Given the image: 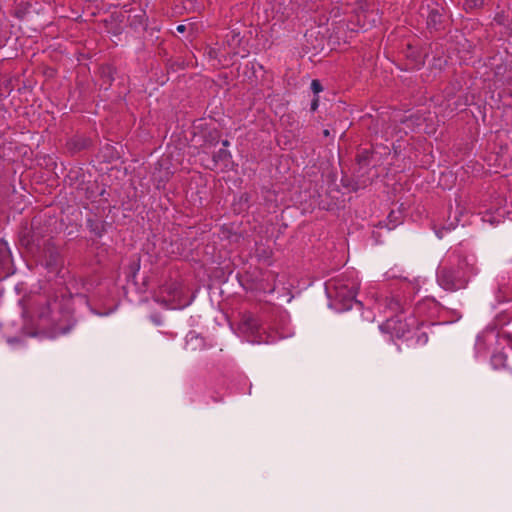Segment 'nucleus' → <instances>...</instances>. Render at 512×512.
<instances>
[{"label":"nucleus","mask_w":512,"mask_h":512,"mask_svg":"<svg viewBox=\"0 0 512 512\" xmlns=\"http://www.w3.org/2000/svg\"><path fill=\"white\" fill-rule=\"evenodd\" d=\"M373 309L387 317L379 329L391 338L404 339L412 345H425L428 336L419 329L418 320L398 296L377 298Z\"/></svg>","instance_id":"nucleus-1"},{"label":"nucleus","mask_w":512,"mask_h":512,"mask_svg":"<svg viewBox=\"0 0 512 512\" xmlns=\"http://www.w3.org/2000/svg\"><path fill=\"white\" fill-rule=\"evenodd\" d=\"M478 273L475 259L456 257L449 264L441 265L437 270V282L446 291H457L467 286L469 276Z\"/></svg>","instance_id":"nucleus-2"},{"label":"nucleus","mask_w":512,"mask_h":512,"mask_svg":"<svg viewBox=\"0 0 512 512\" xmlns=\"http://www.w3.org/2000/svg\"><path fill=\"white\" fill-rule=\"evenodd\" d=\"M358 289L359 282L353 275H341L326 283L327 294L342 304V309L352 307Z\"/></svg>","instance_id":"nucleus-3"},{"label":"nucleus","mask_w":512,"mask_h":512,"mask_svg":"<svg viewBox=\"0 0 512 512\" xmlns=\"http://www.w3.org/2000/svg\"><path fill=\"white\" fill-rule=\"evenodd\" d=\"M73 310V297L65 291H61L54 299L48 301L47 306L40 312L39 316L46 319L53 325L68 319Z\"/></svg>","instance_id":"nucleus-4"},{"label":"nucleus","mask_w":512,"mask_h":512,"mask_svg":"<svg viewBox=\"0 0 512 512\" xmlns=\"http://www.w3.org/2000/svg\"><path fill=\"white\" fill-rule=\"evenodd\" d=\"M357 18V26L359 29H368L372 27L377 22V14L374 11H368L361 9L360 12L356 14Z\"/></svg>","instance_id":"nucleus-5"},{"label":"nucleus","mask_w":512,"mask_h":512,"mask_svg":"<svg viewBox=\"0 0 512 512\" xmlns=\"http://www.w3.org/2000/svg\"><path fill=\"white\" fill-rule=\"evenodd\" d=\"M10 257V250L6 243H0V263H6Z\"/></svg>","instance_id":"nucleus-6"},{"label":"nucleus","mask_w":512,"mask_h":512,"mask_svg":"<svg viewBox=\"0 0 512 512\" xmlns=\"http://www.w3.org/2000/svg\"><path fill=\"white\" fill-rule=\"evenodd\" d=\"M311 89L317 94L322 91V85L318 80H313L311 83Z\"/></svg>","instance_id":"nucleus-7"},{"label":"nucleus","mask_w":512,"mask_h":512,"mask_svg":"<svg viewBox=\"0 0 512 512\" xmlns=\"http://www.w3.org/2000/svg\"><path fill=\"white\" fill-rule=\"evenodd\" d=\"M177 32L183 33L186 30V26L183 24H180L176 27Z\"/></svg>","instance_id":"nucleus-8"},{"label":"nucleus","mask_w":512,"mask_h":512,"mask_svg":"<svg viewBox=\"0 0 512 512\" xmlns=\"http://www.w3.org/2000/svg\"><path fill=\"white\" fill-rule=\"evenodd\" d=\"M316 108H317V102H316V101H314V102L312 103V110H315Z\"/></svg>","instance_id":"nucleus-9"},{"label":"nucleus","mask_w":512,"mask_h":512,"mask_svg":"<svg viewBox=\"0 0 512 512\" xmlns=\"http://www.w3.org/2000/svg\"><path fill=\"white\" fill-rule=\"evenodd\" d=\"M453 228H455V225H454V224H451V225H450V227H449V229H453Z\"/></svg>","instance_id":"nucleus-10"},{"label":"nucleus","mask_w":512,"mask_h":512,"mask_svg":"<svg viewBox=\"0 0 512 512\" xmlns=\"http://www.w3.org/2000/svg\"><path fill=\"white\" fill-rule=\"evenodd\" d=\"M324 134H325L326 136H327V135H329L328 130H325V131H324Z\"/></svg>","instance_id":"nucleus-11"},{"label":"nucleus","mask_w":512,"mask_h":512,"mask_svg":"<svg viewBox=\"0 0 512 512\" xmlns=\"http://www.w3.org/2000/svg\"><path fill=\"white\" fill-rule=\"evenodd\" d=\"M366 319H367V320L374 321V317H373V318L366 317Z\"/></svg>","instance_id":"nucleus-12"},{"label":"nucleus","mask_w":512,"mask_h":512,"mask_svg":"<svg viewBox=\"0 0 512 512\" xmlns=\"http://www.w3.org/2000/svg\"><path fill=\"white\" fill-rule=\"evenodd\" d=\"M484 220L492 223L491 219L484 218Z\"/></svg>","instance_id":"nucleus-13"}]
</instances>
